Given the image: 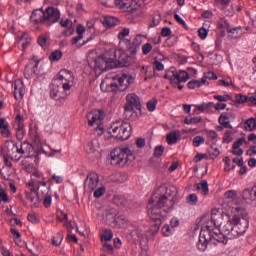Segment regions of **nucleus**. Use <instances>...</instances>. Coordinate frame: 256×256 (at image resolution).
I'll use <instances>...</instances> for the list:
<instances>
[{
	"label": "nucleus",
	"mask_w": 256,
	"mask_h": 256,
	"mask_svg": "<svg viewBox=\"0 0 256 256\" xmlns=\"http://www.w3.org/2000/svg\"><path fill=\"white\" fill-rule=\"evenodd\" d=\"M177 203V187L160 186L155 194L149 199L147 206L148 216L153 221L149 230L150 235H157L165 217L173 211Z\"/></svg>",
	"instance_id": "nucleus-1"
},
{
	"label": "nucleus",
	"mask_w": 256,
	"mask_h": 256,
	"mask_svg": "<svg viewBox=\"0 0 256 256\" xmlns=\"http://www.w3.org/2000/svg\"><path fill=\"white\" fill-rule=\"evenodd\" d=\"M201 231L199 235V240L197 242V248L199 251H207V245L211 243L212 245H217V243H222V245H227V238L219 229L220 225L217 224L215 220V214L205 215L202 217L201 221Z\"/></svg>",
	"instance_id": "nucleus-2"
},
{
	"label": "nucleus",
	"mask_w": 256,
	"mask_h": 256,
	"mask_svg": "<svg viewBox=\"0 0 256 256\" xmlns=\"http://www.w3.org/2000/svg\"><path fill=\"white\" fill-rule=\"evenodd\" d=\"M129 35V28H124L119 32V63L121 67H127L129 63V40L125 39Z\"/></svg>",
	"instance_id": "nucleus-3"
},
{
	"label": "nucleus",
	"mask_w": 256,
	"mask_h": 256,
	"mask_svg": "<svg viewBox=\"0 0 256 256\" xmlns=\"http://www.w3.org/2000/svg\"><path fill=\"white\" fill-rule=\"evenodd\" d=\"M110 135L117 141L129 139V119L124 118L122 122H115L110 127Z\"/></svg>",
	"instance_id": "nucleus-4"
},
{
	"label": "nucleus",
	"mask_w": 256,
	"mask_h": 256,
	"mask_svg": "<svg viewBox=\"0 0 256 256\" xmlns=\"http://www.w3.org/2000/svg\"><path fill=\"white\" fill-rule=\"evenodd\" d=\"M110 157L111 165L115 167H125L127 161H129V146L114 149V151L110 153Z\"/></svg>",
	"instance_id": "nucleus-5"
},
{
	"label": "nucleus",
	"mask_w": 256,
	"mask_h": 256,
	"mask_svg": "<svg viewBox=\"0 0 256 256\" xmlns=\"http://www.w3.org/2000/svg\"><path fill=\"white\" fill-rule=\"evenodd\" d=\"M86 119L88 121L89 127L97 125V127L95 128L96 135L101 137V135L105 133V128H103V124L101 123L103 121V111L92 110L86 115Z\"/></svg>",
	"instance_id": "nucleus-6"
},
{
	"label": "nucleus",
	"mask_w": 256,
	"mask_h": 256,
	"mask_svg": "<svg viewBox=\"0 0 256 256\" xmlns=\"http://www.w3.org/2000/svg\"><path fill=\"white\" fill-rule=\"evenodd\" d=\"M233 230L232 237L233 239H237V237H241V235H245L247 231V227H249V216L246 214L243 220L241 221V217L239 215H234L232 217Z\"/></svg>",
	"instance_id": "nucleus-7"
},
{
	"label": "nucleus",
	"mask_w": 256,
	"mask_h": 256,
	"mask_svg": "<svg viewBox=\"0 0 256 256\" xmlns=\"http://www.w3.org/2000/svg\"><path fill=\"white\" fill-rule=\"evenodd\" d=\"M165 79H168L171 85L177 87L180 83H187V81H189V73L185 70H180L179 73H177L175 69H170L166 71Z\"/></svg>",
	"instance_id": "nucleus-8"
},
{
	"label": "nucleus",
	"mask_w": 256,
	"mask_h": 256,
	"mask_svg": "<svg viewBox=\"0 0 256 256\" xmlns=\"http://www.w3.org/2000/svg\"><path fill=\"white\" fill-rule=\"evenodd\" d=\"M141 99L135 93L130 94L129 98V113L130 121H137L141 117Z\"/></svg>",
	"instance_id": "nucleus-9"
},
{
	"label": "nucleus",
	"mask_w": 256,
	"mask_h": 256,
	"mask_svg": "<svg viewBox=\"0 0 256 256\" xmlns=\"http://www.w3.org/2000/svg\"><path fill=\"white\" fill-rule=\"evenodd\" d=\"M130 237L135 245L139 243L141 249H147L149 239L147 238V236L143 235V232H141V229H139V226H137V224L130 225Z\"/></svg>",
	"instance_id": "nucleus-10"
},
{
	"label": "nucleus",
	"mask_w": 256,
	"mask_h": 256,
	"mask_svg": "<svg viewBox=\"0 0 256 256\" xmlns=\"http://www.w3.org/2000/svg\"><path fill=\"white\" fill-rule=\"evenodd\" d=\"M58 81L62 82L63 91H70L75 81V76L71 70L62 69L58 74Z\"/></svg>",
	"instance_id": "nucleus-11"
},
{
	"label": "nucleus",
	"mask_w": 256,
	"mask_h": 256,
	"mask_svg": "<svg viewBox=\"0 0 256 256\" xmlns=\"http://www.w3.org/2000/svg\"><path fill=\"white\" fill-rule=\"evenodd\" d=\"M117 53L119 55V50L116 51L115 49H110L102 55V59L106 61V67H109V69H117V67H125V66H121V64L119 63V56L117 58ZM126 67H127V64H126Z\"/></svg>",
	"instance_id": "nucleus-12"
},
{
	"label": "nucleus",
	"mask_w": 256,
	"mask_h": 256,
	"mask_svg": "<svg viewBox=\"0 0 256 256\" xmlns=\"http://www.w3.org/2000/svg\"><path fill=\"white\" fill-rule=\"evenodd\" d=\"M46 25L51 27V25H55V23H59V19H61V12L59 8L49 6L44 10Z\"/></svg>",
	"instance_id": "nucleus-13"
},
{
	"label": "nucleus",
	"mask_w": 256,
	"mask_h": 256,
	"mask_svg": "<svg viewBox=\"0 0 256 256\" xmlns=\"http://www.w3.org/2000/svg\"><path fill=\"white\" fill-rule=\"evenodd\" d=\"M99 185V175L96 172H90L84 182V189L88 193H92V191H95L97 189V186Z\"/></svg>",
	"instance_id": "nucleus-14"
},
{
	"label": "nucleus",
	"mask_w": 256,
	"mask_h": 256,
	"mask_svg": "<svg viewBox=\"0 0 256 256\" xmlns=\"http://www.w3.org/2000/svg\"><path fill=\"white\" fill-rule=\"evenodd\" d=\"M113 81H118L117 83H111L110 87L112 88V91H127V88L129 87V76L127 74H123L122 77H113Z\"/></svg>",
	"instance_id": "nucleus-15"
},
{
	"label": "nucleus",
	"mask_w": 256,
	"mask_h": 256,
	"mask_svg": "<svg viewBox=\"0 0 256 256\" xmlns=\"http://www.w3.org/2000/svg\"><path fill=\"white\" fill-rule=\"evenodd\" d=\"M5 146L7 147V151L10 155H13V153H18L19 155H26L25 142H23L19 147L17 146V143H15V141L6 140Z\"/></svg>",
	"instance_id": "nucleus-16"
},
{
	"label": "nucleus",
	"mask_w": 256,
	"mask_h": 256,
	"mask_svg": "<svg viewBox=\"0 0 256 256\" xmlns=\"http://www.w3.org/2000/svg\"><path fill=\"white\" fill-rule=\"evenodd\" d=\"M30 22L32 25H46L45 10L43 8L34 10L30 16Z\"/></svg>",
	"instance_id": "nucleus-17"
},
{
	"label": "nucleus",
	"mask_w": 256,
	"mask_h": 256,
	"mask_svg": "<svg viewBox=\"0 0 256 256\" xmlns=\"http://www.w3.org/2000/svg\"><path fill=\"white\" fill-rule=\"evenodd\" d=\"M129 7H130L129 15L133 17L130 23H137V21H139V17L141 13H143V10L141 9V4H139V1L132 0L130 2Z\"/></svg>",
	"instance_id": "nucleus-18"
},
{
	"label": "nucleus",
	"mask_w": 256,
	"mask_h": 256,
	"mask_svg": "<svg viewBox=\"0 0 256 256\" xmlns=\"http://www.w3.org/2000/svg\"><path fill=\"white\" fill-rule=\"evenodd\" d=\"M92 69H94L95 73H104V71H109V66H107V62L101 57L96 58L92 64H91Z\"/></svg>",
	"instance_id": "nucleus-19"
},
{
	"label": "nucleus",
	"mask_w": 256,
	"mask_h": 256,
	"mask_svg": "<svg viewBox=\"0 0 256 256\" xmlns=\"http://www.w3.org/2000/svg\"><path fill=\"white\" fill-rule=\"evenodd\" d=\"M24 147H26V155L28 159H31L33 157H39L41 153H45V150L43 148L36 149L35 146H33L31 143L24 141Z\"/></svg>",
	"instance_id": "nucleus-20"
},
{
	"label": "nucleus",
	"mask_w": 256,
	"mask_h": 256,
	"mask_svg": "<svg viewBox=\"0 0 256 256\" xmlns=\"http://www.w3.org/2000/svg\"><path fill=\"white\" fill-rule=\"evenodd\" d=\"M26 199L32 203V207H39V203L43 201V198L39 196V192L35 188H30V192H26Z\"/></svg>",
	"instance_id": "nucleus-21"
},
{
	"label": "nucleus",
	"mask_w": 256,
	"mask_h": 256,
	"mask_svg": "<svg viewBox=\"0 0 256 256\" xmlns=\"http://www.w3.org/2000/svg\"><path fill=\"white\" fill-rule=\"evenodd\" d=\"M25 95V84L22 80L14 81V97L16 101H21Z\"/></svg>",
	"instance_id": "nucleus-22"
},
{
	"label": "nucleus",
	"mask_w": 256,
	"mask_h": 256,
	"mask_svg": "<svg viewBox=\"0 0 256 256\" xmlns=\"http://www.w3.org/2000/svg\"><path fill=\"white\" fill-rule=\"evenodd\" d=\"M50 97L51 99H54L56 101V105L61 106L65 105V101H67V94L61 95V91H59V87L53 88L50 91Z\"/></svg>",
	"instance_id": "nucleus-23"
},
{
	"label": "nucleus",
	"mask_w": 256,
	"mask_h": 256,
	"mask_svg": "<svg viewBox=\"0 0 256 256\" xmlns=\"http://www.w3.org/2000/svg\"><path fill=\"white\" fill-rule=\"evenodd\" d=\"M38 67L39 61H36V63L29 61V63L25 66L24 69L25 79H33V76L35 75V73H37Z\"/></svg>",
	"instance_id": "nucleus-24"
},
{
	"label": "nucleus",
	"mask_w": 256,
	"mask_h": 256,
	"mask_svg": "<svg viewBox=\"0 0 256 256\" xmlns=\"http://www.w3.org/2000/svg\"><path fill=\"white\" fill-rule=\"evenodd\" d=\"M9 122L5 118H0V135L4 139H9L11 137V130Z\"/></svg>",
	"instance_id": "nucleus-25"
},
{
	"label": "nucleus",
	"mask_w": 256,
	"mask_h": 256,
	"mask_svg": "<svg viewBox=\"0 0 256 256\" xmlns=\"http://www.w3.org/2000/svg\"><path fill=\"white\" fill-rule=\"evenodd\" d=\"M101 23L106 29H111V27H117L119 25V19L113 16H103Z\"/></svg>",
	"instance_id": "nucleus-26"
},
{
	"label": "nucleus",
	"mask_w": 256,
	"mask_h": 256,
	"mask_svg": "<svg viewBox=\"0 0 256 256\" xmlns=\"http://www.w3.org/2000/svg\"><path fill=\"white\" fill-rule=\"evenodd\" d=\"M222 234L224 235L226 241H228V239H234L233 238V219L228 220L226 224L223 225Z\"/></svg>",
	"instance_id": "nucleus-27"
},
{
	"label": "nucleus",
	"mask_w": 256,
	"mask_h": 256,
	"mask_svg": "<svg viewBox=\"0 0 256 256\" xmlns=\"http://www.w3.org/2000/svg\"><path fill=\"white\" fill-rule=\"evenodd\" d=\"M231 114L224 112L222 113L219 118L218 122L225 127V129H233V126L231 125L230 120Z\"/></svg>",
	"instance_id": "nucleus-28"
},
{
	"label": "nucleus",
	"mask_w": 256,
	"mask_h": 256,
	"mask_svg": "<svg viewBox=\"0 0 256 256\" xmlns=\"http://www.w3.org/2000/svg\"><path fill=\"white\" fill-rule=\"evenodd\" d=\"M230 27L231 24L225 18H220L217 22V28L221 31L222 37H225V29H230Z\"/></svg>",
	"instance_id": "nucleus-29"
},
{
	"label": "nucleus",
	"mask_w": 256,
	"mask_h": 256,
	"mask_svg": "<svg viewBox=\"0 0 256 256\" xmlns=\"http://www.w3.org/2000/svg\"><path fill=\"white\" fill-rule=\"evenodd\" d=\"M97 149H99V141L94 139L87 144L85 151L86 153H95Z\"/></svg>",
	"instance_id": "nucleus-30"
},
{
	"label": "nucleus",
	"mask_w": 256,
	"mask_h": 256,
	"mask_svg": "<svg viewBox=\"0 0 256 256\" xmlns=\"http://www.w3.org/2000/svg\"><path fill=\"white\" fill-rule=\"evenodd\" d=\"M62 57H63V52H61V50H54L49 55V61L51 63H56L57 61H61Z\"/></svg>",
	"instance_id": "nucleus-31"
},
{
	"label": "nucleus",
	"mask_w": 256,
	"mask_h": 256,
	"mask_svg": "<svg viewBox=\"0 0 256 256\" xmlns=\"http://www.w3.org/2000/svg\"><path fill=\"white\" fill-rule=\"evenodd\" d=\"M18 43H21L22 49H27L31 45V37L28 34H23Z\"/></svg>",
	"instance_id": "nucleus-32"
},
{
	"label": "nucleus",
	"mask_w": 256,
	"mask_h": 256,
	"mask_svg": "<svg viewBox=\"0 0 256 256\" xmlns=\"http://www.w3.org/2000/svg\"><path fill=\"white\" fill-rule=\"evenodd\" d=\"M202 85H205V78H201V81L192 80L187 83L188 89H197L199 87H202Z\"/></svg>",
	"instance_id": "nucleus-33"
},
{
	"label": "nucleus",
	"mask_w": 256,
	"mask_h": 256,
	"mask_svg": "<svg viewBox=\"0 0 256 256\" xmlns=\"http://www.w3.org/2000/svg\"><path fill=\"white\" fill-rule=\"evenodd\" d=\"M208 155H209L210 159H217L219 157V155H221V152L219 151V148L211 146L208 149Z\"/></svg>",
	"instance_id": "nucleus-34"
},
{
	"label": "nucleus",
	"mask_w": 256,
	"mask_h": 256,
	"mask_svg": "<svg viewBox=\"0 0 256 256\" xmlns=\"http://www.w3.org/2000/svg\"><path fill=\"white\" fill-rule=\"evenodd\" d=\"M15 129L25 128L24 119L21 117V114H17L14 120Z\"/></svg>",
	"instance_id": "nucleus-35"
},
{
	"label": "nucleus",
	"mask_w": 256,
	"mask_h": 256,
	"mask_svg": "<svg viewBox=\"0 0 256 256\" xmlns=\"http://www.w3.org/2000/svg\"><path fill=\"white\" fill-rule=\"evenodd\" d=\"M166 141L168 145H175L177 143L178 138H177V133L176 132H170L166 136Z\"/></svg>",
	"instance_id": "nucleus-36"
},
{
	"label": "nucleus",
	"mask_w": 256,
	"mask_h": 256,
	"mask_svg": "<svg viewBox=\"0 0 256 256\" xmlns=\"http://www.w3.org/2000/svg\"><path fill=\"white\" fill-rule=\"evenodd\" d=\"M186 203H188V205H197V203H199V198L197 197V194H190L186 197Z\"/></svg>",
	"instance_id": "nucleus-37"
},
{
	"label": "nucleus",
	"mask_w": 256,
	"mask_h": 256,
	"mask_svg": "<svg viewBox=\"0 0 256 256\" xmlns=\"http://www.w3.org/2000/svg\"><path fill=\"white\" fill-rule=\"evenodd\" d=\"M245 129H248L249 131H255L256 129V120L255 118H249L245 122Z\"/></svg>",
	"instance_id": "nucleus-38"
},
{
	"label": "nucleus",
	"mask_w": 256,
	"mask_h": 256,
	"mask_svg": "<svg viewBox=\"0 0 256 256\" xmlns=\"http://www.w3.org/2000/svg\"><path fill=\"white\" fill-rule=\"evenodd\" d=\"M235 99H236V102L239 103V105L247 103V105L249 107V97H247L243 94H236Z\"/></svg>",
	"instance_id": "nucleus-39"
},
{
	"label": "nucleus",
	"mask_w": 256,
	"mask_h": 256,
	"mask_svg": "<svg viewBox=\"0 0 256 256\" xmlns=\"http://www.w3.org/2000/svg\"><path fill=\"white\" fill-rule=\"evenodd\" d=\"M201 116L198 117H193V118H186L184 119L183 123H185V125H197V123H201Z\"/></svg>",
	"instance_id": "nucleus-40"
},
{
	"label": "nucleus",
	"mask_w": 256,
	"mask_h": 256,
	"mask_svg": "<svg viewBox=\"0 0 256 256\" xmlns=\"http://www.w3.org/2000/svg\"><path fill=\"white\" fill-rule=\"evenodd\" d=\"M101 239L102 241H111L113 239V231L111 229L104 230Z\"/></svg>",
	"instance_id": "nucleus-41"
},
{
	"label": "nucleus",
	"mask_w": 256,
	"mask_h": 256,
	"mask_svg": "<svg viewBox=\"0 0 256 256\" xmlns=\"http://www.w3.org/2000/svg\"><path fill=\"white\" fill-rule=\"evenodd\" d=\"M147 109L150 113H153L157 109V98H152L147 102Z\"/></svg>",
	"instance_id": "nucleus-42"
},
{
	"label": "nucleus",
	"mask_w": 256,
	"mask_h": 256,
	"mask_svg": "<svg viewBox=\"0 0 256 256\" xmlns=\"http://www.w3.org/2000/svg\"><path fill=\"white\" fill-rule=\"evenodd\" d=\"M163 153H165V147L163 145L156 146L154 149V157L159 159V157H163Z\"/></svg>",
	"instance_id": "nucleus-43"
},
{
	"label": "nucleus",
	"mask_w": 256,
	"mask_h": 256,
	"mask_svg": "<svg viewBox=\"0 0 256 256\" xmlns=\"http://www.w3.org/2000/svg\"><path fill=\"white\" fill-rule=\"evenodd\" d=\"M51 203H52L51 194L47 192L43 198V205L46 209H49V207H51Z\"/></svg>",
	"instance_id": "nucleus-44"
},
{
	"label": "nucleus",
	"mask_w": 256,
	"mask_h": 256,
	"mask_svg": "<svg viewBox=\"0 0 256 256\" xmlns=\"http://www.w3.org/2000/svg\"><path fill=\"white\" fill-rule=\"evenodd\" d=\"M129 203V200L123 195L119 196L116 200V204L119 205L120 207H127Z\"/></svg>",
	"instance_id": "nucleus-45"
},
{
	"label": "nucleus",
	"mask_w": 256,
	"mask_h": 256,
	"mask_svg": "<svg viewBox=\"0 0 256 256\" xmlns=\"http://www.w3.org/2000/svg\"><path fill=\"white\" fill-rule=\"evenodd\" d=\"M202 79H205V83H207V79H209V81H217V74H215V72H207L204 73Z\"/></svg>",
	"instance_id": "nucleus-46"
},
{
	"label": "nucleus",
	"mask_w": 256,
	"mask_h": 256,
	"mask_svg": "<svg viewBox=\"0 0 256 256\" xmlns=\"http://www.w3.org/2000/svg\"><path fill=\"white\" fill-rule=\"evenodd\" d=\"M161 23V13L157 12L154 17L152 18V23L150 27H157Z\"/></svg>",
	"instance_id": "nucleus-47"
},
{
	"label": "nucleus",
	"mask_w": 256,
	"mask_h": 256,
	"mask_svg": "<svg viewBox=\"0 0 256 256\" xmlns=\"http://www.w3.org/2000/svg\"><path fill=\"white\" fill-rule=\"evenodd\" d=\"M200 189H202V193L204 195L209 194V183H207V180H201L200 181Z\"/></svg>",
	"instance_id": "nucleus-48"
},
{
	"label": "nucleus",
	"mask_w": 256,
	"mask_h": 256,
	"mask_svg": "<svg viewBox=\"0 0 256 256\" xmlns=\"http://www.w3.org/2000/svg\"><path fill=\"white\" fill-rule=\"evenodd\" d=\"M162 233H163L164 237H169V236L173 235V229L168 224H165L162 227Z\"/></svg>",
	"instance_id": "nucleus-49"
},
{
	"label": "nucleus",
	"mask_w": 256,
	"mask_h": 256,
	"mask_svg": "<svg viewBox=\"0 0 256 256\" xmlns=\"http://www.w3.org/2000/svg\"><path fill=\"white\" fill-rule=\"evenodd\" d=\"M31 177H32V179H33L35 182H37V183H39V181H41V180H43V179L45 178V177L43 176V174H42L40 171H38V170H35V171L32 173Z\"/></svg>",
	"instance_id": "nucleus-50"
},
{
	"label": "nucleus",
	"mask_w": 256,
	"mask_h": 256,
	"mask_svg": "<svg viewBox=\"0 0 256 256\" xmlns=\"http://www.w3.org/2000/svg\"><path fill=\"white\" fill-rule=\"evenodd\" d=\"M214 99L217 101H220V103L231 101V95L225 94V95H215Z\"/></svg>",
	"instance_id": "nucleus-51"
},
{
	"label": "nucleus",
	"mask_w": 256,
	"mask_h": 256,
	"mask_svg": "<svg viewBox=\"0 0 256 256\" xmlns=\"http://www.w3.org/2000/svg\"><path fill=\"white\" fill-rule=\"evenodd\" d=\"M105 191V186H102L94 191L93 196L95 197V199H99V197H103V195H105Z\"/></svg>",
	"instance_id": "nucleus-52"
},
{
	"label": "nucleus",
	"mask_w": 256,
	"mask_h": 256,
	"mask_svg": "<svg viewBox=\"0 0 256 256\" xmlns=\"http://www.w3.org/2000/svg\"><path fill=\"white\" fill-rule=\"evenodd\" d=\"M151 51H153V45H151V43H145L144 45H142L143 55H149Z\"/></svg>",
	"instance_id": "nucleus-53"
},
{
	"label": "nucleus",
	"mask_w": 256,
	"mask_h": 256,
	"mask_svg": "<svg viewBox=\"0 0 256 256\" xmlns=\"http://www.w3.org/2000/svg\"><path fill=\"white\" fill-rule=\"evenodd\" d=\"M205 143V138L203 136H196L193 139V145L194 147H199L200 145H203Z\"/></svg>",
	"instance_id": "nucleus-54"
},
{
	"label": "nucleus",
	"mask_w": 256,
	"mask_h": 256,
	"mask_svg": "<svg viewBox=\"0 0 256 256\" xmlns=\"http://www.w3.org/2000/svg\"><path fill=\"white\" fill-rule=\"evenodd\" d=\"M232 135L233 132L231 130H227L223 137V143H231V141H233V137H231Z\"/></svg>",
	"instance_id": "nucleus-55"
},
{
	"label": "nucleus",
	"mask_w": 256,
	"mask_h": 256,
	"mask_svg": "<svg viewBox=\"0 0 256 256\" xmlns=\"http://www.w3.org/2000/svg\"><path fill=\"white\" fill-rule=\"evenodd\" d=\"M16 129V139L18 141H23V137L25 135V128H15Z\"/></svg>",
	"instance_id": "nucleus-56"
},
{
	"label": "nucleus",
	"mask_w": 256,
	"mask_h": 256,
	"mask_svg": "<svg viewBox=\"0 0 256 256\" xmlns=\"http://www.w3.org/2000/svg\"><path fill=\"white\" fill-rule=\"evenodd\" d=\"M243 195L245 197V199H251V201H255V198H253V189H245L243 191Z\"/></svg>",
	"instance_id": "nucleus-57"
},
{
	"label": "nucleus",
	"mask_w": 256,
	"mask_h": 256,
	"mask_svg": "<svg viewBox=\"0 0 256 256\" xmlns=\"http://www.w3.org/2000/svg\"><path fill=\"white\" fill-rule=\"evenodd\" d=\"M0 201H3V203H7L9 201L7 192H5V190L2 188H0Z\"/></svg>",
	"instance_id": "nucleus-58"
},
{
	"label": "nucleus",
	"mask_w": 256,
	"mask_h": 256,
	"mask_svg": "<svg viewBox=\"0 0 256 256\" xmlns=\"http://www.w3.org/2000/svg\"><path fill=\"white\" fill-rule=\"evenodd\" d=\"M206 135L209 139H217L219 137V134L215 130H206Z\"/></svg>",
	"instance_id": "nucleus-59"
},
{
	"label": "nucleus",
	"mask_w": 256,
	"mask_h": 256,
	"mask_svg": "<svg viewBox=\"0 0 256 256\" xmlns=\"http://www.w3.org/2000/svg\"><path fill=\"white\" fill-rule=\"evenodd\" d=\"M244 141H245V139H243V138H240V139H238L237 141H235V142L233 143V145H232L233 151L239 149V147H241V145H243V142H244Z\"/></svg>",
	"instance_id": "nucleus-60"
},
{
	"label": "nucleus",
	"mask_w": 256,
	"mask_h": 256,
	"mask_svg": "<svg viewBox=\"0 0 256 256\" xmlns=\"http://www.w3.org/2000/svg\"><path fill=\"white\" fill-rule=\"evenodd\" d=\"M27 219L28 221H30V223H34V224L39 223V217H37V215L35 214H28Z\"/></svg>",
	"instance_id": "nucleus-61"
},
{
	"label": "nucleus",
	"mask_w": 256,
	"mask_h": 256,
	"mask_svg": "<svg viewBox=\"0 0 256 256\" xmlns=\"http://www.w3.org/2000/svg\"><path fill=\"white\" fill-rule=\"evenodd\" d=\"M198 35H199L200 39H207V35H208L207 29L200 28L198 30Z\"/></svg>",
	"instance_id": "nucleus-62"
},
{
	"label": "nucleus",
	"mask_w": 256,
	"mask_h": 256,
	"mask_svg": "<svg viewBox=\"0 0 256 256\" xmlns=\"http://www.w3.org/2000/svg\"><path fill=\"white\" fill-rule=\"evenodd\" d=\"M103 251H105V253H109L111 255V253H113V245H111L109 243H105L103 245Z\"/></svg>",
	"instance_id": "nucleus-63"
},
{
	"label": "nucleus",
	"mask_w": 256,
	"mask_h": 256,
	"mask_svg": "<svg viewBox=\"0 0 256 256\" xmlns=\"http://www.w3.org/2000/svg\"><path fill=\"white\" fill-rule=\"evenodd\" d=\"M169 35H171V28H169V27L162 28L161 36L162 37H169Z\"/></svg>",
	"instance_id": "nucleus-64"
}]
</instances>
